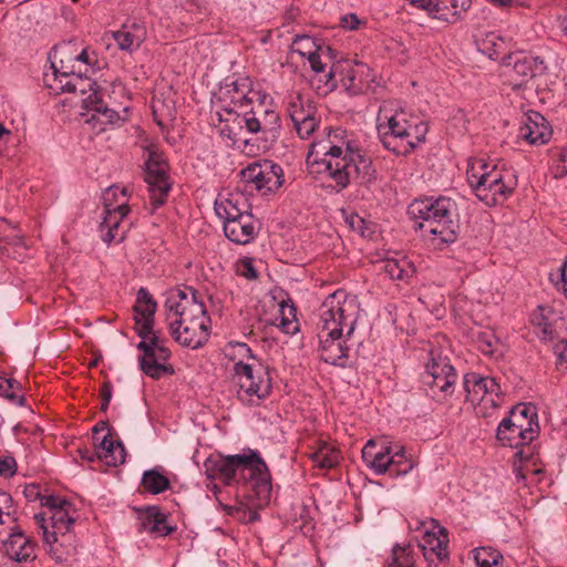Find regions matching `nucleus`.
<instances>
[{
	"instance_id": "53",
	"label": "nucleus",
	"mask_w": 567,
	"mask_h": 567,
	"mask_svg": "<svg viewBox=\"0 0 567 567\" xmlns=\"http://www.w3.org/2000/svg\"><path fill=\"white\" fill-rule=\"evenodd\" d=\"M318 48L312 38L307 35H298L296 37L292 43L293 52L298 53L303 58H308L309 53H312L315 49Z\"/></svg>"
},
{
	"instance_id": "54",
	"label": "nucleus",
	"mask_w": 567,
	"mask_h": 567,
	"mask_svg": "<svg viewBox=\"0 0 567 567\" xmlns=\"http://www.w3.org/2000/svg\"><path fill=\"white\" fill-rule=\"evenodd\" d=\"M550 282L567 297V256L564 264L557 269L556 272L549 275Z\"/></svg>"
},
{
	"instance_id": "32",
	"label": "nucleus",
	"mask_w": 567,
	"mask_h": 567,
	"mask_svg": "<svg viewBox=\"0 0 567 567\" xmlns=\"http://www.w3.org/2000/svg\"><path fill=\"white\" fill-rule=\"evenodd\" d=\"M156 301L147 289L141 288L137 291L136 303L133 308L135 331L140 336L155 332L153 329L154 316L156 312Z\"/></svg>"
},
{
	"instance_id": "38",
	"label": "nucleus",
	"mask_w": 567,
	"mask_h": 567,
	"mask_svg": "<svg viewBox=\"0 0 567 567\" xmlns=\"http://www.w3.org/2000/svg\"><path fill=\"white\" fill-rule=\"evenodd\" d=\"M555 313L547 307L539 306L530 316V322L536 334L543 340H549L554 336L553 321Z\"/></svg>"
},
{
	"instance_id": "20",
	"label": "nucleus",
	"mask_w": 567,
	"mask_h": 567,
	"mask_svg": "<svg viewBox=\"0 0 567 567\" xmlns=\"http://www.w3.org/2000/svg\"><path fill=\"white\" fill-rule=\"evenodd\" d=\"M147 153L145 181L148 184L150 197L155 206L165 203L171 185L168 183L167 163L156 145L145 147Z\"/></svg>"
},
{
	"instance_id": "51",
	"label": "nucleus",
	"mask_w": 567,
	"mask_h": 567,
	"mask_svg": "<svg viewBox=\"0 0 567 567\" xmlns=\"http://www.w3.org/2000/svg\"><path fill=\"white\" fill-rule=\"evenodd\" d=\"M113 38L121 50H132L140 44L137 37L126 29L113 32Z\"/></svg>"
},
{
	"instance_id": "40",
	"label": "nucleus",
	"mask_w": 567,
	"mask_h": 567,
	"mask_svg": "<svg viewBox=\"0 0 567 567\" xmlns=\"http://www.w3.org/2000/svg\"><path fill=\"white\" fill-rule=\"evenodd\" d=\"M417 550L412 544L395 545L385 567H415Z\"/></svg>"
},
{
	"instance_id": "36",
	"label": "nucleus",
	"mask_w": 567,
	"mask_h": 567,
	"mask_svg": "<svg viewBox=\"0 0 567 567\" xmlns=\"http://www.w3.org/2000/svg\"><path fill=\"white\" fill-rule=\"evenodd\" d=\"M309 457L318 468L330 470L339 464L341 454L332 444L319 442Z\"/></svg>"
},
{
	"instance_id": "22",
	"label": "nucleus",
	"mask_w": 567,
	"mask_h": 567,
	"mask_svg": "<svg viewBox=\"0 0 567 567\" xmlns=\"http://www.w3.org/2000/svg\"><path fill=\"white\" fill-rule=\"evenodd\" d=\"M320 358L332 365L344 368L348 364L350 352L352 348L359 343L355 332H348L329 334L317 333Z\"/></svg>"
},
{
	"instance_id": "8",
	"label": "nucleus",
	"mask_w": 567,
	"mask_h": 567,
	"mask_svg": "<svg viewBox=\"0 0 567 567\" xmlns=\"http://www.w3.org/2000/svg\"><path fill=\"white\" fill-rule=\"evenodd\" d=\"M260 96H264V91L252 87L248 78H239L219 87L212 101V107L219 121L218 131L221 137L226 134L236 137V132L240 131L239 117Z\"/></svg>"
},
{
	"instance_id": "17",
	"label": "nucleus",
	"mask_w": 567,
	"mask_h": 567,
	"mask_svg": "<svg viewBox=\"0 0 567 567\" xmlns=\"http://www.w3.org/2000/svg\"><path fill=\"white\" fill-rule=\"evenodd\" d=\"M457 373L447 357L431 352L423 382L435 398H447L454 393Z\"/></svg>"
},
{
	"instance_id": "7",
	"label": "nucleus",
	"mask_w": 567,
	"mask_h": 567,
	"mask_svg": "<svg viewBox=\"0 0 567 567\" xmlns=\"http://www.w3.org/2000/svg\"><path fill=\"white\" fill-rule=\"evenodd\" d=\"M455 212V203L447 197L415 199L409 206V214L417 221L423 236L436 245L456 240Z\"/></svg>"
},
{
	"instance_id": "55",
	"label": "nucleus",
	"mask_w": 567,
	"mask_h": 567,
	"mask_svg": "<svg viewBox=\"0 0 567 567\" xmlns=\"http://www.w3.org/2000/svg\"><path fill=\"white\" fill-rule=\"evenodd\" d=\"M236 274L245 277L246 279H256L258 272L254 266V259L249 257L241 258L237 260L236 265Z\"/></svg>"
},
{
	"instance_id": "47",
	"label": "nucleus",
	"mask_w": 567,
	"mask_h": 567,
	"mask_svg": "<svg viewBox=\"0 0 567 567\" xmlns=\"http://www.w3.org/2000/svg\"><path fill=\"white\" fill-rule=\"evenodd\" d=\"M279 328L287 334H293L299 330V323L296 318V308L293 305L286 302L280 305Z\"/></svg>"
},
{
	"instance_id": "2",
	"label": "nucleus",
	"mask_w": 567,
	"mask_h": 567,
	"mask_svg": "<svg viewBox=\"0 0 567 567\" xmlns=\"http://www.w3.org/2000/svg\"><path fill=\"white\" fill-rule=\"evenodd\" d=\"M29 501L39 497L43 511L33 516L35 525L42 530L43 546L48 555L56 563H64L76 549L74 524L79 517L75 506L65 497L40 495L38 486L25 488Z\"/></svg>"
},
{
	"instance_id": "59",
	"label": "nucleus",
	"mask_w": 567,
	"mask_h": 567,
	"mask_svg": "<svg viewBox=\"0 0 567 567\" xmlns=\"http://www.w3.org/2000/svg\"><path fill=\"white\" fill-rule=\"evenodd\" d=\"M340 24L344 30L353 31L358 29L360 20L357 14L348 13L341 17Z\"/></svg>"
},
{
	"instance_id": "25",
	"label": "nucleus",
	"mask_w": 567,
	"mask_h": 567,
	"mask_svg": "<svg viewBox=\"0 0 567 567\" xmlns=\"http://www.w3.org/2000/svg\"><path fill=\"white\" fill-rule=\"evenodd\" d=\"M553 135V128L549 122L536 111H528L524 114L519 127V137L529 145H545Z\"/></svg>"
},
{
	"instance_id": "49",
	"label": "nucleus",
	"mask_w": 567,
	"mask_h": 567,
	"mask_svg": "<svg viewBox=\"0 0 567 567\" xmlns=\"http://www.w3.org/2000/svg\"><path fill=\"white\" fill-rule=\"evenodd\" d=\"M408 527L410 532L419 533L420 537H422L424 532L437 528V522L432 518L421 519L416 516H411L408 518ZM415 537L419 539V536Z\"/></svg>"
},
{
	"instance_id": "48",
	"label": "nucleus",
	"mask_w": 567,
	"mask_h": 567,
	"mask_svg": "<svg viewBox=\"0 0 567 567\" xmlns=\"http://www.w3.org/2000/svg\"><path fill=\"white\" fill-rule=\"evenodd\" d=\"M476 344L482 353L492 355L497 349L498 339L493 332L484 331L478 333Z\"/></svg>"
},
{
	"instance_id": "11",
	"label": "nucleus",
	"mask_w": 567,
	"mask_h": 567,
	"mask_svg": "<svg viewBox=\"0 0 567 567\" xmlns=\"http://www.w3.org/2000/svg\"><path fill=\"white\" fill-rule=\"evenodd\" d=\"M53 82L49 86L55 92H72L85 95L87 90L94 87L96 81L90 76H82V68L73 61V50L70 45H62L54 49L50 54Z\"/></svg>"
},
{
	"instance_id": "60",
	"label": "nucleus",
	"mask_w": 567,
	"mask_h": 567,
	"mask_svg": "<svg viewBox=\"0 0 567 567\" xmlns=\"http://www.w3.org/2000/svg\"><path fill=\"white\" fill-rule=\"evenodd\" d=\"M18 386L17 381L12 380H0V395L9 399L14 398L13 389Z\"/></svg>"
},
{
	"instance_id": "26",
	"label": "nucleus",
	"mask_w": 567,
	"mask_h": 567,
	"mask_svg": "<svg viewBox=\"0 0 567 567\" xmlns=\"http://www.w3.org/2000/svg\"><path fill=\"white\" fill-rule=\"evenodd\" d=\"M447 533L439 524L437 528L424 532L423 536L419 539V548L430 565H436L447 559Z\"/></svg>"
},
{
	"instance_id": "56",
	"label": "nucleus",
	"mask_w": 567,
	"mask_h": 567,
	"mask_svg": "<svg viewBox=\"0 0 567 567\" xmlns=\"http://www.w3.org/2000/svg\"><path fill=\"white\" fill-rule=\"evenodd\" d=\"M346 220L349 227L353 231L358 233L360 236L369 237L372 234V230L370 229L369 225L358 214H350Z\"/></svg>"
},
{
	"instance_id": "33",
	"label": "nucleus",
	"mask_w": 567,
	"mask_h": 567,
	"mask_svg": "<svg viewBox=\"0 0 567 567\" xmlns=\"http://www.w3.org/2000/svg\"><path fill=\"white\" fill-rule=\"evenodd\" d=\"M520 433L535 440L539 434L538 415L536 408L528 403H519L514 406L507 416Z\"/></svg>"
},
{
	"instance_id": "1",
	"label": "nucleus",
	"mask_w": 567,
	"mask_h": 567,
	"mask_svg": "<svg viewBox=\"0 0 567 567\" xmlns=\"http://www.w3.org/2000/svg\"><path fill=\"white\" fill-rule=\"evenodd\" d=\"M307 163L333 183L338 190L351 183L370 185L377 179L372 159L361 147L357 135L341 127L330 130L326 137L312 142Z\"/></svg>"
},
{
	"instance_id": "14",
	"label": "nucleus",
	"mask_w": 567,
	"mask_h": 567,
	"mask_svg": "<svg viewBox=\"0 0 567 567\" xmlns=\"http://www.w3.org/2000/svg\"><path fill=\"white\" fill-rule=\"evenodd\" d=\"M104 217L100 225L101 238L106 244L124 238L123 220L127 216L128 195L125 187L113 185L103 194Z\"/></svg>"
},
{
	"instance_id": "57",
	"label": "nucleus",
	"mask_w": 567,
	"mask_h": 567,
	"mask_svg": "<svg viewBox=\"0 0 567 567\" xmlns=\"http://www.w3.org/2000/svg\"><path fill=\"white\" fill-rule=\"evenodd\" d=\"M16 461L12 457L0 458V475L10 477L16 473Z\"/></svg>"
},
{
	"instance_id": "24",
	"label": "nucleus",
	"mask_w": 567,
	"mask_h": 567,
	"mask_svg": "<svg viewBox=\"0 0 567 567\" xmlns=\"http://www.w3.org/2000/svg\"><path fill=\"white\" fill-rule=\"evenodd\" d=\"M412 6L426 10L435 19L455 23L466 12L472 0H408Z\"/></svg>"
},
{
	"instance_id": "3",
	"label": "nucleus",
	"mask_w": 567,
	"mask_h": 567,
	"mask_svg": "<svg viewBox=\"0 0 567 567\" xmlns=\"http://www.w3.org/2000/svg\"><path fill=\"white\" fill-rule=\"evenodd\" d=\"M164 308L173 339L183 347L198 349L209 339L210 317L203 297L192 287L171 290Z\"/></svg>"
},
{
	"instance_id": "42",
	"label": "nucleus",
	"mask_w": 567,
	"mask_h": 567,
	"mask_svg": "<svg viewBox=\"0 0 567 567\" xmlns=\"http://www.w3.org/2000/svg\"><path fill=\"white\" fill-rule=\"evenodd\" d=\"M329 51L330 49L328 47H318L312 53H309V56L307 58L311 70L318 76V81L323 83L324 74H327L331 68V65L329 66L331 61Z\"/></svg>"
},
{
	"instance_id": "29",
	"label": "nucleus",
	"mask_w": 567,
	"mask_h": 567,
	"mask_svg": "<svg viewBox=\"0 0 567 567\" xmlns=\"http://www.w3.org/2000/svg\"><path fill=\"white\" fill-rule=\"evenodd\" d=\"M3 548L7 556L18 563L31 561L37 557L35 542L18 526H13L11 529L9 537L3 543Z\"/></svg>"
},
{
	"instance_id": "6",
	"label": "nucleus",
	"mask_w": 567,
	"mask_h": 567,
	"mask_svg": "<svg viewBox=\"0 0 567 567\" xmlns=\"http://www.w3.org/2000/svg\"><path fill=\"white\" fill-rule=\"evenodd\" d=\"M378 133L382 145L395 155L405 156L425 142L427 122L404 109L383 104L378 114Z\"/></svg>"
},
{
	"instance_id": "41",
	"label": "nucleus",
	"mask_w": 567,
	"mask_h": 567,
	"mask_svg": "<svg viewBox=\"0 0 567 567\" xmlns=\"http://www.w3.org/2000/svg\"><path fill=\"white\" fill-rule=\"evenodd\" d=\"M477 45L483 54L493 60L501 58L507 48L505 40L495 32L486 33Z\"/></svg>"
},
{
	"instance_id": "31",
	"label": "nucleus",
	"mask_w": 567,
	"mask_h": 567,
	"mask_svg": "<svg viewBox=\"0 0 567 567\" xmlns=\"http://www.w3.org/2000/svg\"><path fill=\"white\" fill-rule=\"evenodd\" d=\"M137 532L147 533L153 537H164L175 530L167 524V516L157 507L148 506L137 512Z\"/></svg>"
},
{
	"instance_id": "44",
	"label": "nucleus",
	"mask_w": 567,
	"mask_h": 567,
	"mask_svg": "<svg viewBox=\"0 0 567 567\" xmlns=\"http://www.w3.org/2000/svg\"><path fill=\"white\" fill-rule=\"evenodd\" d=\"M142 486L151 494H159L167 491L171 486L166 475L157 470H148L144 472L142 477Z\"/></svg>"
},
{
	"instance_id": "30",
	"label": "nucleus",
	"mask_w": 567,
	"mask_h": 567,
	"mask_svg": "<svg viewBox=\"0 0 567 567\" xmlns=\"http://www.w3.org/2000/svg\"><path fill=\"white\" fill-rule=\"evenodd\" d=\"M392 450L390 442L369 440L361 451L362 460L377 475H383L391 467Z\"/></svg>"
},
{
	"instance_id": "39",
	"label": "nucleus",
	"mask_w": 567,
	"mask_h": 567,
	"mask_svg": "<svg viewBox=\"0 0 567 567\" xmlns=\"http://www.w3.org/2000/svg\"><path fill=\"white\" fill-rule=\"evenodd\" d=\"M383 270L393 280H406L414 274L412 262L401 255L386 258L383 261Z\"/></svg>"
},
{
	"instance_id": "4",
	"label": "nucleus",
	"mask_w": 567,
	"mask_h": 567,
	"mask_svg": "<svg viewBox=\"0 0 567 567\" xmlns=\"http://www.w3.org/2000/svg\"><path fill=\"white\" fill-rule=\"evenodd\" d=\"M203 466L209 480L220 481L225 485L243 484L251 488L260 502H267L270 497V473L259 452L255 450L227 456L212 454Z\"/></svg>"
},
{
	"instance_id": "46",
	"label": "nucleus",
	"mask_w": 567,
	"mask_h": 567,
	"mask_svg": "<svg viewBox=\"0 0 567 567\" xmlns=\"http://www.w3.org/2000/svg\"><path fill=\"white\" fill-rule=\"evenodd\" d=\"M18 520V508L10 493L0 489V525H14Z\"/></svg>"
},
{
	"instance_id": "50",
	"label": "nucleus",
	"mask_w": 567,
	"mask_h": 567,
	"mask_svg": "<svg viewBox=\"0 0 567 567\" xmlns=\"http://www.w3.org/2000/svg\"><path fill=\"white\" fill-rule=\"evenodd\" d=\"M153 116H154V120L157 123V125L161 126L162 128H165L166 126H168V124L174 118L172 109L166 107L164 110V103H162L159 101L153 102Z\"/></svg>"
},
{
	"instance_id": "23",
	"label": "nucleus",
	"mask_w": 567,
	"mask_h": 567,
	"mask_svg": "<svg viewBox=\"0 0 567 567\" xmlns=\"http://www.w3.org/2000/svg\"><path fill=\"white\" fill-rule=\"evenodd\" d=\"M507 74L516 84H522L544 71V62L538 56L527 52H514L504 58Z\"/></svg>"
},
{
	"instance_id": "58",
	"label": "nucleus",
	"mask_w": 567,
	"mask_h": 567,
	"mask_svg": "<svg viewBox=\"0 0 567 567\" xmlns=\"http://www.w3.org/2000/svg\"><path fill=\"white\" fill-rule=\"evenodd\" d=\"M94 56V52H90L87 49H83L80 53L73 52V61L78 64H84L85 72L89 71V65L92 63Z\"/></svg>"
},
{
	"instance_id": "62",
	"label": "nucleus",
	"mask_w": 567,
	"mask_h": 567,
	"mask_svg": "<svg viewBox=\"0 0 567 567\" xmlns=\"http://www.w3.org/2000/svg\"><path fill=\"white\" fill-rule=\"evenodd\" d=\"M558 364L560 367L566 364V368H567V342L564 346V350L559 353Z\"/></svg>"
},
{
	"instance_id": "10",
	"label": "nucleus",
	"mask_w": 567,
	"mask_h": 567,
	"mask_svg": "<svg viewBox=\"0 0 567 567\" xmlns=\"http://www.w3.org/2000/svg\"><path fill=\"white\" fill-rule=\"evenodd\" d=\"M360 303L353 295L337 290L329 295L318 310L317 333L355 332Z\"/></svg>"
},
{
	"instance_id": "9",
	"label": "nucleus",
	"mask_w": 567,
	"mask_h": 567,
	"mask_svg": "<svg viewBox=\"0 0 567 567\" xmlns=\"http://www.w3.org/2000/svg\"><path fill=\"white\" fill-rule=\"evenodd\" d=\"M467 182L476 197L487 206L503 204L516 187L514 173L483 158H472L466 168Z\"/></svg>"
},
{
	"instance_id": "21",
	"label": "nucleus",
	"mask_w": 567,
	"mask_h": 567,
	"mask_svg": "<svg viewBox=\"0 0 567 567\" xmlns=\"http://www.w3.org/2000/svg\"><path fill=\"white\" fill-rule=\"evenodd\" d=\"M241 177L245 182L261 195L277 193L285 183V173L282 167L270 159L255 162L241 171Z\"/></svg>"
},
{
	"instance_id": "52",
	"label": "nucleus",
	"mask_w": 567,
	"mask_h": 567,
	"mask_svg": "<svg viewBox=\"0 0 567 567\" xmlns=\"http://www.w3.org/2000/svg\"><path fill=\"white\" fill-rule=\"evenodd\" d=\"M487 2L498 9L518 14L530 7L529 3L524 0H487Z\"/></svg>"
},
{
	"instance_id": "37",
	"label": "nucleus",
	"mask_w": 567,
	"mask_h": 567,
	"mask_svg": "<svg viewBox=\"0 0 567 567\" xmlns=\"http://www.w3.org/2000/svg\"><path fill=\"white\" fill-rule=\"evenodd\" d=\"M223 351L226 358L234 362L233 373L238 372L239 367L252 363V361L258 359L245 342L229 341Z\"/></svg>"
},
{
	"instance_id": "19",
	"label": "nucleus",
	"mask_w": 567,
	"mask_h": 567,
	"mask_svg": "<svg viewBox=\"0 0 567 567\" xmlns=\"http://www.w3.org/2000/svg\"><path fill=\"white\" fill-rule=\"evenodd\" d=\"M285 107L299 137L309 138L319 125L310 97L299 91H290L285 97Z\"/></svg>"
},
{
	"instance_id": "35",
	"label": "nucleus",
	"mask_w": 567,
	"mask_h": 567,
	"mask_svg": "<svg viewBox=\"0 0 567 567\" xmlns=\"http://www.w3.org/2000/svg\"><path fill=\"white\" fill-rule=\"evenodd\" d=\"M496 437L502 445L512 449L522 447L534 441L529 436H525L524 433H520L518 427H515L508 417L503 419L498 424Z\"/></svg>"
},
{
	"instance_id": "28",
	"label": "nucleus",
	"mask_w": 567,
	"mask_h": 567,
	"mask_svg": "<svg viewBox=\"0 0 567 567\" xmlns=\"http://www.w3.org/2000/svg\"><path fill=\"white\" fill-rule=\"evenodd\" d=\"M214 209L216 215L224 221L249 212V203L246 195L237 189H223L218 193Z\"/></svg>"
},
{
	"instance_id": "27",
	"label": "nucleus",
	"mask_w": 567,
	"mask_h": 567,
	"mask_svg": "<svg viewBox=\"0 0 567 567\" xmlns=\"http://www.w3.org/2000/svg\"><path fill=\"white\" fill-rule=\"evenodd\" d=\"M223 224L225 236L237 245L250 244L259 231V223L249 212Z\"/></svg>"
},
{
	"instance_id": "5",
	"label": "nucleus",
	"mask_w": 567,
	"mask_h": 567,
	"mask_svg": "<svg viewBox=\"0 0 567 567\" xmlns=\"http://www.w3.org/2000/svg\"><path fill=\"white\" fill-rule=\"evenodd\" d=\"M239 132L236 137L226 134L223 138L227 146L239 150L241 153L256 156L260 152L268 151L279 137L281 120L272 105L270 95L264 92V96L256 100L241 117H239Z\"/></svg>"
},
{
	"instance_id": "15",
	"label": "nucleus",
	"mask_w": 567,
	"mask_h": 567,
	"mask_svg": "<svg viewBox=\"0 0 567 567\" xmlns=\"http://www.w3.org/2000/svg\"><path fill=\"white\" fill-rule=\"evenodd\" d=\"M82 107L81 113L84 125L94 134H101L107 130L120 126L124 118L118 112L107 107L103 102V90L95 83L94 87L87 90L85 95H80Z\"/></svg>"
},
{
	"instance_id": "16",
	"label": "nucleus",
	"mask_w": 567,
	"mask_h": 567,
	"mask_svg": "<svg viewBox=\"0 0 567 567\" xmlns=\"http://www.w3.org/2000/svg\"><path fill=\"white\" fill-rule=\"evenodd\" d=\"M370 73L369 66L364 63L338 61L324 74L326 91H332L341 85L351 95L360 94L370 86Z\"/></svg>"
},
{
	"instance_id": "45",
	"label": "nucleus",
	"mask_w": 567,
	"mask_h": 567,
	"mask_svg": "<svg viewBox=\"0 0 567 567\" xmlns=\"http://www.w3.org/2000/svg\"><path fill=\"white\" fill-rule=\"evenodd\" d=\"M474 560L477 567H501L502 554L491 546L477 547L473 550Z\"/></svg>"
},
{
	"instance_id": "64",
	"label": "nucleus",
	"mask_w": 567,
	"mask_h": 567,
	"mask_svg": "<svg viewBox=\"0 0 567 567\" xmlns=\"http://www.w3.org/2000/svg\"><path fill=\"white\" fill-rule=\"evenodd\" d=\"M559 27L563 30V32L567 35V16L561 17L559 19Z\"/></svg>"
},
{
	"instance_id": "12",
	"label": "nucleus",
	"mask_w": 567,
	"mask_h": 567,
	"mask_svg": "<svg viewBox=\"0 0 567 567\" xmlns=\"http://www.w3.org/2000/svg\"><path fill=\"white\" fill-rule=\"evenodd\" d=\"M233 377L237 384V398L246 405H259L271 393L269 371L259 359L239 367V371L233 373Z\"/></svg>"
},
{
	"instance_id": "43",
	"label": "nucleus",
	"mask_w": 567,
	"mask_h": 567,
	"mask_svg": "<svg viewBox=\"0 0 567 567\" xmlns=\"http://www.w3.org/2000/svg\"><path fill=\"white\" fill-rule=\"evenodd\" d=\"M391 458V467L388 473L392 476L406 475L414 467L413 461L406 455L405 449L401 445H393Z\"/></svg>"
},
{
	"instance_id": "63",
	"label": "nucleus",
	"mask_w": 567,
	"mask_h": 567,
	"mask_svg": "<svg viewBox=\"0 0 567 567\" xmlns=\"http://www.w3.org/2000/svg\"><path fill=\"white\" fill-rule=\"evenodd\" d=\"M561 168L567 172V148H564L560 153Z\"/></svg>"
},
{
	"instance_id": "18",
	"label": "nucleus",
	"mask_w": 567,
	"mask_h": 567,
	"mask_svg": "<svg viewBox=\"0 0 567 567\" xmlns=\"http://www.w3.org/2000/svg\"><path fill=\"white\" fill-rule=\"evenodd\" d=\"M142 341L137 348L143 351L141 368L145 374L153 379H159L165 374H172L173 368L167 364L171 357L169 350L157 332L140 336Z\"/></svg>"
},
{
	"instance_id": "61",
	"label": "nucleus",
	"mask_w": 567,
	"mask_h": 567,
	"mask_svg": "<svg viewBox=\"0 0 567 567\" xmlns=\"http://www.w3.org/2000/svg\"><path fill=\"white\" fill-rule=\"evenodd\" d=\"M101 395H102V401H106V403L111 402V399H112V385L109 382L103 384L102 391H101Z\"/></svg>"
},
{
	"instance_id": "34",
	"label": "nucleus",
	"mask_w": 567,
	"mask_h": 567,
	"mask_svg": "<svg viewBox=\"0 0 567 567\" xmlns=\"http://www.w3.org/2000/svg\"><path fill=\"white\" fill-rule=\"evenodd\" d=\"M95 453L109 466H117L125 462L124 445L111 435H105L100 443L95 444Z\"/></svg>"
},
{
	"instance_id": "13",
	"label": "nucleus",
	"mask_w": 567,
	"mask_h": 567,
	"mask_svg": "<svg viewBox=\"0 0 567 567\" xmlns=\"http://www.w3.org/2000/svg\"><path fill=\"white\" fill-rule=\"evenodd\" d=\"M463 384L466 400L481 416H491L504 401L501 385L493 377L476 372L466 373Z\"/></svg>"
}]
</instances>
